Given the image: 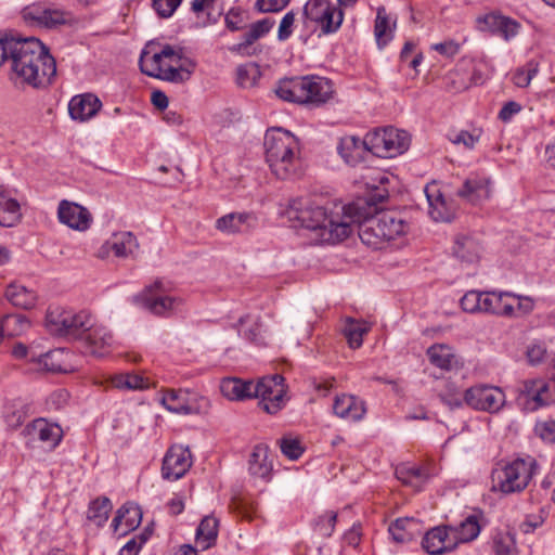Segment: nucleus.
I'll return each mask as SVG.
<instances>
[{
    "label": "nucleus",
    "mask_w": 555,
    "mask_h": 555,
    "mask_svg": "<svg viewBox=\"0 0 555 555\" xmlns=\"http://www.w3.org/2000/svg\"><path fill=\"white\" fill-rule=\"evenodd\" d=\"M219 520L214 516H205L199 522L195 541L203 551L210 548L216 544L218 538Z\"/></svg>",
    "instance_id": "obj_33"
},
{
    "label": "nucleus",
    "mask_w": 555,
    "mask_h": 555,
    "mask_svg": "<svg viewBox=\"0 0 555 555\" xmlns=\"http://www.w3.org/2000/svg\"><path fill=\"white\" fill-rule=\"evenodd\" d=\"M139 65L143 74L153 78H157L166 67L159 51L151 55L146 50L142 51Z\"/></svg>",
    "instance_id": "obj_44"
},
{
    "label": "nucleus",
    "mask_w": 555,
    "mask_h": 555,
    "mask_svg": "<svg viewBox=\"0 0 555 555\" xmlns=\"http://www.w3.org/2000/svg\"><path fill=\"white\" fill-rule=\"evenodd\" d=\"M191 465L189 449L182 446H172L163 459L162 476L167 480H178L185 475Z\"/></svg>",
    "instance_id": "obj_15"
},
{
    "label": "nucleus",
    "mask_w": 555,
    "mask_h": 555,
    "mask_svg": "<svg viewBox=\"0 0 555 555\" xmlns=\"http://www.w3.org/2000/svg\"><path fill=\"white\" fill-rule=\"evenodd\" d=\"M258 39L256 36L248 29L244 36L243 40L236 44H233L230 48V51L243 56H251L257 53V49L253 47L254 42Z\"/></svg>",
    "instance_id": "obj_54"
},
{
    "label": "nucleus",
    "mask_w": 555,
    "mask_h": 555,
    "mask_svg": "<svg viewBox=\"0 0 555 555\" xmlns=\"http://www.w3.org/2000/svg\"><path fill=\"white\" fill-rule=\"evenodd\" d=\"M182 0H152L153 9L160 17H170Z\"/></svg>",
    "instance_id": "obj_57"
},
{
    "label": "nucleus",
    "mask_w": 555,
    "mask_h": 555,
    "mask_svg": "<svg viewBox=\"0 0 555 555\" xmlns=\"http://www.w3.org/2000/svg\"><path fill=\"white\" fill-rule=\"evenodd\" d=\"M142 518V513L139 506L127 503L124 504L116 513V516L113 518L112 527L114 531H118L121 524H125L126 531L135 529Z\"/></svg>",
    "instance_id": "obj_37"
},
{
    "label": "nucleus",
    "mask_w": 555,
    "mask_h": 555,
    "mask_svg": "<svg viewBox=\"0 0 555 555\" xmlns=\"http://www.w3.org/2000/svg\"><path fill=\"white\" fill-rule=\"evenodd\" d=\"M21 207L16 199L0 192V225L13 227L21 219Z\"/></svg>",
    "instance_id": "obj_40"
},
{
    "label": "nucleus",
    "mask_w": 555,
    "mask_h": 555,
    "mask_svg": "<svg viewBox=\"0 0 555 555\" xmlns=\"http://www.w3.org/2000/svg\"><path fill=\"white\" fill-rule=\"evenodd\" d=\"M395 474L401 482L416 490H420L430 476L426 468L409 464L397 466Z\"/></svg>",
    "instance_id": "obj_34"
},
{
    "label": "nucleus",
    "mask_w": 555,
    "mask_h": 555,
    "mask_svg": "<svg viewBox=\"0 0 555 555\" xmlns=\"http://www.w3.org/2000/svg\"><path fill=\"white\" fill-rule=\"evenodd\" d=\"M192 75V69H189L182 65L175 67L168 65L164 68L162 74L157 77V79L181 83L190 79Z\"/></svg>",
    "instance_id": "obj_53"
},
{
    "label": "nucleus",
    "mask_w": 555,
    "mask_h": 555,
    "mask_svg": "<svg viewBox=\"0 0 555 555\" xmlns=\"http://www.w3.org/2000/svg\"><path fill=\"white\" fill-rule=\"evenodd\" d=\"M481 134V128H473L470 131L461 130L450 135V141L455 145H463L467 150H473L479 142Z\"/></svg>",
    "instance_id": "obj_49"
},
{
    "label": "nucleus",
    "mask_w": 555,
    "mask_h": 555,
    "mask_svg": "<svg viewBox=\"0 0 555 555\" xmlns=\"http://www.w3.org/2000/svg\"><path fill=\"white\" fill-rule=\"evenodd\" d=\"M163 405L170 412L190 414L192 408L188 404L186 396L181 390H166L162 398Z\"/></svg>",
    "instance_id": "obj_43"
},
{
    "label": "nucleus",
    "mask_w": 555,
    "mask_h": 555,
    "mask_svg": "<svg viewBox=\"0 0 555 555\" xmlns=\"http://www.w3.org/2000/svg\"><path fill=\"white\" fill-rule=\"evenodd\" d=\"M279 444L282 454L292 461L298 460L304 453V448L297 438L284 436L280 439Z\"/></svg>",
    "instance_id": "obj_52"
},
{
    "label": "nucleus",
    "mask_w": 555,
    "mask_h": 555,
    "mask_svg": "<svg viewBox=\"0 0 555 555\" xmlns=\"http://www.w3.org/2000/svg\"><path fill=\"white\" fill-rule=\"evenodd\" d=\"M264 155L272 173L282 180L293 177L298 167L299 143L297 138L282 128L267 130Z\"/></svg>",
    "instance_id": "obj_5"
},
{
    "label": "nucleus",
    "mask_w": 555,
    "mask_h": 555,
    "mask_svg": "<svg viewBox=\"0 0 555 555\" xmlns=\"http://www.w3.org/2000/svg\"><path fill=\"white\" fill-rule=\"evenodd\" d=\"M57 217L61 223L77 231L88 230L92 221L91 214L87 208L66 199L59 204Z\"/></svg>",
    "instance_id": "obj_17"
},
{
    "label": "nucleus",
    "mask_w": 555,
    "mask_h": 555,
    "mask_svg": "<svg viewBox=\"0 0 555 555\" xmlns=\"http://www.w3.org/2000/svg\"><path fill=\"white\" fill-rule=\"evenodd\" d=\"M22 16L31 26L55 28L70 21V13L42 3L27 5L22 11Z\"/></svg>",
    "instance_id": "obj_13"
},
{
    "label": "nucleus",
    "mask_w": 555,
    "mask_h": 555,
    "mask_svg": "<svg viewBox=\"0 0 555 555\" xmlns=\"http://www.w3.org/2000/svg\"><path fill=\"white\" fill-rule=\"evenodd\" d=\"M5 297L13 306L22 309H31L37 302V295L34 291L15 283L7 287Z\"/></svg>",
    "instance_id": "obj_36"
},
{
    "label": "nucleus",
    "mask_w": 555,
    "mask_h": 555,
    "mask_svg": "<svg viewBox=\"0 0 555 555\" xmlns=\"http://www.w3.org/2000/svg\"><path fill=\"white\" fill-rule=\"evenodd\" d=\"M456 195L472 204H480L491 196V181L483 176H470L463 182Z\"/></svg>",
    "instance_id": "obj_20"
},
{
    "label": "nucleus",
    "mask_w": 555,
    "mask_h": 555,
    "mask_svg": "<svg viewBox=\"0 0 555 555\" xmlns=\"http://www.w3.org/2000/svg\"><path fill=\"white\" fill-rule=\"evenodd\" d=\"M369 326L362 322H356L348 320L344 333L351 348L357 349L361 347L363 343V335L367 333Z\"/></svg>",
    "instance_id": "obj_47"
},
{
    "label": "nucleus",
    "mask_w": 555,
    "mask_h": 555,
    "mask_svg": "<svg viewBox=\"0 0 555 555\" xmlns=\"http://www.w3.org/2000/svg\"><path fill=\"white\" fill-rule=\"evenodd\" d=\"M25 430L28 435L49 446L51 450L55 449L63 438L62 428L44 418L33 421L26 426Z\"/></svg>",
    "instance_id": "obj_25"
},
{
    "label": "nucleus",
    "mask_w": 555,
    "mask_h": 555,
    "mask_svg": "<svg viewBox=\"0 0 555 555\" xmlns=\"http://www.w3.org/2000/svg\"><path fill=\"white\" fill-rule=\"evenodd\" d=\"M29 327L28 320L22 314L7 315L3 320L2 333L7 332L8 335L16 336L21 335Z\"/></svg>",
    "instance_id": "obj_50"
},
{
    "label": "nucleus",
    "mask_w": 555,
    "mask_h": 555,
    "mask_svg": "<svg viewBox=\"0 0 555 555\" xmlns=\"http://www.w3.org/2000/svg\"><path fill=\"white\" fill-rule=\"evenodd\" d=\"M429 204L428 214L435 221L450 222L454 219L456 206L452 201H447L441 193L436 195L426 191Z\"/></svg>",
    "instance_id": "obj_31"
},
{
    "label": "nucleus",
    "mask_w": 555,
    "mask_h": 555,
    "mask_svg": "<svg viewBox=\"0 0 555 555\" xmlns=\"http://www.w3.org/2000/svg\"><path fill=\"white\" fill-rule=\"evenodd\" d=\"M439 398L443 404L451 410L459 409L463 405L464 398L457 390H448L439 393Z\"/></svg>",
    "instance_id": "obj_62"
},
{
    "label": "nucleus",
    "mask_w": 555,
    "mask_h": 555,
    "mask_svg": "<svg viewBox=\"0 0 555 555\" xmlns=\"http://www.w3.org/2000/svg\"><path fill=\"white\" fill-rule=\"evenodd\" d=\"M291 0H256L255 8L261 13H276L284 10Z\"/></svg>",
    "instance_id": "obj_59"
},
{
    "label": "nucleus",
    "mask_w": 555,
    "mask_h": 555,
    "mask_svg": "<svg viewBox=\"0 0 555 555\" xmlns=\"http://www.w3.org/2000/svg\"><path fill=\"white\" fill-rule=\"evenodd\" d=\"M254 384V380L227 377L221 380L220 391L230 400L243 401L253 398Z\"/></svg>",
    "instance_id": "obj_30"
},
{
    "label": "nucleus",
    "mask_w": 555,
    "mask_h": 555,
    "mask_svg": "<svg viewBox=\"0 0 555 555\" xmlns=\"http://www.w3.org/2000/svg\"><path fill=\"white\" fill-rule=\"evenodd\" d=\"M27 413L24 405L8 406L4 413V422L11 429L18 428L26 420Z\"/></svg>",
    "instance_id": "obj_55"
},
{
    "label": "nucleus",
    "mask_w": 555,
    "mask_h": 555,
    "mask_svg": "<svg viewBox=\"0 0 555 555\" xmlns=\"http://www.w3.org/2000/svg\"><path fill=\"white\" fill-rule=\"evenodd\" d=\"M160 281L145 287L144 292L134 297L144 309L157 317H169L180 310L183 301L179 297L167 296L162 293Z\"/></svg>",
    "instance_id": "obj_11"
},
{
    "label": "nucleus",
    "mask_w": 555,
    "mask_h": 555,
    "mask_svg": "<svg viewBox=\"0 0 555 555\" xmlns=\"http://www.w3.org/2000/svg\"><path fill=\"white\" fill-rule=\"evenodd\" d=\"M225 25L232 31L242 29L244 25V12L238 8L229 10L225 15Z\"/></svg>",
    "instance_id": "obj_61"
},
{
    "label": "nucleus",
    "mask_w": 555,
    "mask_h": 555,
    "mask_svg": "<svg viewBox=\"0 0 555 555\" xmlns=\"http://www.w3.org/2000/svg\"><path fill=\"white\" fill-rule=\"evenodd\" d=\"M112 383L114 387L127 390H142L149 386L147 379L141 375L132 373L116 375Z\"/></svg>",
    "instance_id": "obj_46"
},
{
    "label": "nucleus",
    "mask_w": 555,
    "mask_h": 555,
    "mask_svg": "<svg viewBox=\"0 0 555 555\" xmlns=\"http://www.w3.org/2000/svg\"><path fill=\"white\" fill-rule=\"evenodd\" d=\"M105 246L113 251L116 257L126 258L138 249L139 244L137 237L131 232H120L114 234L113 237L106 242Z\"/></svg>",
    "instance_id": "obj_35"
},
{
    "label": "nucleus",
    "mask_w": 555,
    "mask_h": 555,
    "mask_svg": "<svg viewBox=\"0 0 555 555\" xmlns=\"http://www.w3.org/2000/svg\"><path fill=\"white\" fill-rule=\"evenodd\" d=\"M296 21V14L293 10L288 11L281 20L279 29H278V40L286 41L291 38L294 30V25Z\"/></svg>",
    "instance_id": "obj_56"
},
{
    "label": "nucleus",
    "mask_w": 555,
    "mask_h": 555,
    "mask_svg": "<svg viewBox=\"0 0 555 555\" xmlns=\"http://www.w3.org/2000/svg\"><path fill=\"white\" fill-rule=\"evenodd\" d=\"M482 246L472 234L460 233L454 236L452 254L463 263L474 264L480 259Z\"/></svg>",
    "instance_id": "obj_22"
},
{
    "label": "nucleus",
    "mask_w": 555,
    "mask_h": 555,
    "mask_svg": "<svg viewBox=\"0 0 555 555\" xmlns=\"http://www.w3.org/2000/svg\"><path fill=\"white\" fill-rule=\"evenodd\" d=\"M67 357L68 353L64 349H54L40 354L38 362L50 372L67 373L72 371L70 365L66 362Z\"/></svg>",
    "instance_id": "obj_39"
},
{
    "label": "nucleus",
    "mask_w": 555,
    "mask_h": 555,
    "mask_svg": "<svg viewBox=\"0 0 555 555\" xmlns=\"http://www.w3.org/2000/svg\"><path fill=\"white\" fill-rule=\"evenodd\" d=\"M492 550L494 555H516L517 546L513 534L508 532H498L493 537Z\"/></svg>",
    "instance_id": "obj_45"
},
{
    "label": "nucleus",
    "mask_w": 555,
    "mask_h": 555,
    "mask_svg": "<svg viewBox=\"0 0 555 555\" xmlns=\"http://www.w3.org/2000/svg\"><path fill=\"white\" fill-rule=\"evenodd\" d=\"M464 401L475 410L493 413L504 405L505 395L499 387L476 385L465 391Z\"/></svg>",
    "instance_id": "obj_12"
},
{
    "label": "nucleus",
    "mask_w": 555,
    "mask_h": 555,
    "mask_svg": "<svg viewBox=\"0 0 555 555\" xmlns=\"http://www.w3.org/2000/svg\"><path fill=\"white\" fill-rule=\"evenodd\" d=\"M418 520L413 517L397 518L388 527V532L396 543H409L418 532Z\"/></svg>",
    "instance_id": "obj_32"
},
{
    "label": "nucleus",
    "mask_w": 555,
    "mask_h": 555,
    "mask_svg": "<svg viewBox=\"0 0 555 555\" xmlns=\"http://www.w3.org/2000/svg\"><path fill=\"white\" fill-rule=\"evenodd\" d=\"M256 224L257 218L250 212H231L216 220V229L227 234L246 232Z\"/></svg>",
    "instance_id": "obj_27"
},
{
    "label": "nucleus",
    "mask_w": 555,
    "mask_h": 555,
    "mask_svg": "<svg viewBox=\"0 0 555 555\" xmlns=\"http://www.w3.org/2000/svg\"><path fill=\"white\" fill-rule=\"evenodd\" d=\"M427 356L430 363L441 370L450 371L457 364V360L448 345L430 346L427 349Z\"/></svg>",
    "instance_id": "obj_38"
},
{
    "label": "nucleus",
    "mask_w": 555,
    "mask_h": 555,
    "mask_svg": "<svg viewBox=\"0 0 555 555\" xmlns=\"http://www.w3.org/2000/svg\"><path fill=\"white\" fill-rule=\"evenodd\" d=\"M485 514L481 509L467 515L457 526H450L453 535V545L468 543L478 538L486 526Z\"/></svg>",
    "instance_id": "obj_16"
},
{
    "label": "nucleus",
    "mask_w": 555,
    "mask_h": 555,
    "mask_svg": "<svg viewBox=\"0 0 555 555\" xmlns=\"http://www.w3.org/2000/svg\"><path fill=\"white\" fill-rule=\"evenodd\" d=\"M517 402L524 406V410L537 411L553 403L554 399L551 395L550 385L545 380L527 379L519 387Z\"/></svg>",
    "instance_id": "obj_14"
},
{
    "label": "nucleus",
    "mask_w": 555,
    "mask_h": 555,
    "mask_svg": "<svg viewBox=\"0 0 555 555\" xmlns=\"http://www.w3.org/2000/svg\"><path fill=\"white\" fill-rule=\"evenodd\" d=\"M422 546L430 555H439L455 550L456 545H453L450 526L442 525L428 530L423 537Z\"/></svg>",
    "instance_id": "obj_19"
},
{
    "label": "nucleus",
    "mask_w": 555,
    "mask_h": 555,
    "mask_svg": "<svg viewBox=\"0 0 555 555\" xmlns=\"http://www.w3.org/2000/svg\"><path fill=\"white\" fill-rule=\"evenodd\" d=\"M102 107L101 100L93 93L73 96L68 103V113L74 120L87 121L94 117Z\"/></svg>",
    "instance_id": "obj_23"
},
{
    "label": "nucleus",
    "mask_w": 555,
    "mask_h": 555,
    "mask_svg": "<svg viewBox=\"0 0 555 555\" xmlns=\"http://www.w3.org/2000/svg\"><path fill=\"white\" fill-rule=\"evenodd\" d=\"M336 520L337 514L333 511H326L314 520V531L324 538H330L335 530Z\"/></svg>",
    "instance_id": "obj_48"
},
{
    "label": "nucleus",
    "mask_w": 555,
    "mask_h": 555,
    "mask_svg": "<svg viewBox=\"0 0 555 555\" xmlns=\"http://www.w3.org/2000/svg\"><path fill=\"white\" fill-rule=\"evenodd\" d=\"M537 469L534 457H517L493 469L491 490L503 494L520 493L528 487Z\"/></svg>",
    "instance_id": "obj_7"
},
{
    "label": "nucleus",
    "mask_w": 555,
    "mask_h": 555,
    "mask_svg": "<svg viewBox=\"0 0 555 555\" xmlns=\"http://www.w3.org/2000/svg\"><path fill=\"white\" fill-rule=\"evenodd\" d=\"M336 149L343 160L352 167L365 163L370 155L366 138L361 140L356 135L340 138Z\"/></svg>",
    "instance_id": "obj_18"
},
{
    "label": "nucleus",
    "mask_w": 555,
    "mask_h": 555,
    "mask_svg": "<svg viewBox=\"0 0 555 555\" xmlns=\"http://www.w3.org/2000/svg\"><path fill=\"white\" fill-rule=\"evenodd\" d=\"M335 415L347 421H360L365 414L364 402L359 398L343 393L333 403Z\"/></svg>",
    "instance_id": "obj_28"
},
{
    "label": "nucleus",
    "mask_w": 555,
    "mask_h": 555,
    "mask_svg": "<svg viewBox=\"0 0 555 555\" xmlns=\"http://www.w3.org/2000/svg\"><path fill=\"white\" fill-rule=\"evenodd\" d=\"M482 313H489L498 317L514 318L515 307L506 301L508 297H516L513 292L487 291L485 292Z\"/></svg>",
    "instance_id": "obj_26"
},
{
    "label": "nucleus",
    "mask_w": 555,
    "mask_h": 555,
    "mask_svg": "<svg viewBox=\"0 0 555 555\" xmlns=\"http://www.w3.org/2000/svg\"><path fill=\"white\" fill-rule=\"evenodd\" d=\"M362 208L361 202L321 205L308 197H298L289 201L285 215L288 220L313 231L321 243L336 244L351 234L352 224L364 215Z\"/></svg>",
    "instance_id": "obj_1"
},
{
    "label": "nucleus",
    "mask_w": 555,
    "mask_h": 555,
    "mask_svg": "<svg viewBox=\"0 0 555 555\" xmlns=\"http://www.w3.org/2000/svg\"><path fill=\"white\" fill-rule=\"evenodd\" d=\"M46 325L54 335L83 340L86 351L96 357L106 354L113 344L112 333L96 325L87 311L74 313L61 308L49 309Z\"/></svg>",
    "instance_id": "obj_2"
},
{
    "label": "nucleus",
    "mask_w": 555,
    "mask_h": 555,
    "mask_svg": "<svg viewBox=\"0 0 555 555\" xmlns=\"http://www.w3.org/2000/svg\"><path fill=\"white\" fill-rule=\"evenodd\" d=\"M478 80L477 70L464 62L459 63L443 78L446 89L453 93L467 90L470 86L477 85Z\"/></svg>",
    "instance_id": "obj_21"
},
{
    "label": "nucleus",
    "mask_w": 555,
    "mask_h": 555,
    "mask_svg": "<svg viewBox=\"0 0 555 555\" xmlns=\"http://www.w3.org/2000/svg\"><path fill=\"white\" fill-rule=\"evenodd\" d=\"M253 398L259 399L258 405L268 414H276L286 404L285 378L281 374L264 376L254 384Z\"/></svg>",
    "instance_id": "obj_9"
},
{
    "label": "nucleus",
    "mask_w": 555,
    "mask_h": 555,
    "mask_svg": "<svg viewBox=\"0 0 555 555\" xmlns=\"http://www.w3.org/2000/svg\"><path fill=\"white\" fill-rule=\"evenodd\" d=\"M13 51L11 68L23 83L35 89H43L52 83L56 75V63L39 39L18 37Z\"/></svg>",
    "instance_id": "obj_3"
},
{
    "label": "nucleus",
    "mask_w": 555,
    "mask_h": 555,
    "mask_svg": "<svg viewBox=\"0 0 555 555\" xmlns=\"http://www.w3.org/2000/svg\"><path fill=\"white\" fill-rule=\"evenodd\" d=\"M374 35L379 49H383L392 39V28L384 7L377 9Z\"/></svg>",
    "instance_id": "obj_42"
},
{
    "label": "nucleus",
    "mask_w": 555,
    "mask_h": 555,
    "mask_svg": "<svg viewBox=\"0 0 555 555\" xmlns=\"http://www.w3.org/2000/svg\"><path fill=\"white\" fill-rule=\"evenodd\" d=\"M112 508L113 505L108 498H98L90 502L87 519L98 527H102L107 521Z\"/></svg>",
    "instance_id": "obj_41"
},
{
    "label": "nucleus",
    "mask_w": 555,
    "mask_h": 555,
    "mask_svg": "<svg viewBox=\"0 0 555 555\" xmlns=\"http://www.w3.org/2000/svg\"><path fill=\"white\" fill-rule=\"evenodd\" d=\"M370 154L382 158H392L408 150V133L392 127L376 129L365 135Z\"/></svg>",
    "instance_id": "obj_10"
},
{
    "label": "nucleus",
    "mask_w": 555,
    "mask_h": 555,
    "mask_svg": "<svg viewBox=\"0 0 555 555\" xmlns=\"http://www.w3.org/2000/svg\"><path fill=\"white\" fill-rule=\"evenodd\" d=\"M483 295L485 292L468 291L461 298L460 304L462 309L469 313L482 312L485 300Z\"/></svg>",
    "instance_id": "obj_51"
},
{
    "label": "nucleus",
    "mask_w": 555,
    "mask_h": 555,
    "mask_svg": "<svg viewBox=\"0 0 555 555\" xmlns=\"http://www.w3.org/2000/svg\"><path fill=\"white\" fill-rule=\"evenodd\" d=\"M257 73V66L255 65H243L238 66L237 74V82L241 87H250L254 85L255 77L250 78V74Z\"/></svg>",
    "instance_id": "obj_63"
},
{
    "label": "nucleus",
    "mask_w": 555,
    "mask_h": 555,
    "mask_svg": "<svg viewBox=\"0 0 555 555\" xmlns=\"http://www.w3.org/2000/svg\"><path fill=\"white\" fill-rule=\"evenodd\" d=\"M431 49L446 57H453L460 52L461 44L457 41L450 39L433 44Z\"/></svg>",
    "instance_id": "obj_60"
},
{
    "label": "nucleus",
    "mask_w": 555,
    "mask_h": 555,
    "mask_svg": "<svg viewBox=\"0 0 555 555\" xmlns=\"http://www.w3.org/2000/svg\"><path fill=\"white\" fill-rule=\"evenodd\" d=\"M18 37L2 36L0 37V66L5 61H11L14 47L17 44Z\"/></svg>",
    "instance_id": "obj_58"
},
{
    "label": "nucleus",
    "mask_w": 555,
    "mask_h": 555,
    "mask_svg": "<svg viewBox=\"0 0 555 555\" xmlns=\"http://www.w3.org/2000/svg\"><path fill=\"white\" fill-rule=\"evenodd\" d=\"M275 22L272 18H262L253 23L249 26V30L256 36L257 39L266 36L274 26Z\"/></svg>",
    "instance_id": "obj_64"
},
{
    "label": "nucleus",
    "mask_w": 555,
    "mask_h": 555,
    "mask_svg": "<svg viewBox=\"0 0 555 555\" xmlns=\"http://www.w3.org/2000/svg\"><path fill=\"white\" fill-rule=\"evenodd\" d=\"M268 457V446L262 443L255 446L248 461L249 474L256 478L268 480L272 472V463Z\"/></svg>",
    "instance_id": "obj_29"
},
{
    "label": "nucleus",
    "mask_w": 555,
    "mask_h": 555,
    "mask_svg": "<svg viewBox=\"0 0 555 555\" xmlns=\"http://www.w3.org/2000/svg\"><path fill=\"white\" fill-rule=\"evenodd\" d=\"M305 35L300 36L307 43L313 30H309V23H314L320 28L319 37L332 35L338 31L344 21L343 11L334 5L331 0H308L302 8Z\"/></svg>",
    "instance_id": "obj_8"
},
{
    "label": "nucleus",
    "mask_w": 555,
    "mask_h": 555,
    "mask_svg": "<svg viewBox=\"0 0 555 555\" xmlns=\"http://www.w3.org/2000/svg\"><path fill=\"white\" fill-rule=\"evenodd\" d=\"M357 202H361L364 215L361 220L354 221V223H359V237L366 246L379 249L384 243L405 233L406 223L393 212L383 211L375 216H369L367 202L364 199H358Z\"/></svg>",
    "instance_id": "obj_6"
},
{
    "label": "nucleus",
    "mask_w": 555,
    "mask_h": 555,
    "mask_svg": "<svg viewBox=\"0 0 555 555\" xmlns=\"http://www.w3.org/2000/svg\"><path fill=\"white\" fill-rule=\"evenodd\" d=\"M482 22L488 31L503 38L505 41H509L516 37L521 27L516 20L498 12H491L485 15Z\"/></svg>",
    "instance_id": "obj_24"
},
{
    "label": "nucleus",
    "mask_w": 555,
    "mask_h": 555,
    "mask_svg": "<svg viewBox=\"0 0 555 555\" xmlns=\"http://www.w3.org/2000/svg\"><path fill=\"white\" fill-rule=\"evenodd\" d=\"M274 91L283 101L315 107L325 104L334 93L332 81L317 75L282 78Z\"/></svg>",
    "instance_id": "obj_4"
}]
</instances>
